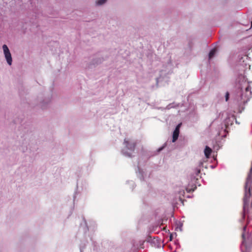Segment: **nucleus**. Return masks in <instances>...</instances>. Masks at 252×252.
<instances>
[{
    "instance_id": "nucleus-5",
    "label": "nucleus",
    "mask_w": 252,
    "mask_h": 252,
    "mask_svg": "<svg viewBox=\"0 0 252 252\" xmlns=\"http://www.w3.org/2000/svg\"><path fill=\"white\" fill-rule=\"evenodd\" d=\"M180 126V125H178L175 130L173 131V136H172V142H175L178 139L179 134V127Z\"/></svg>"
},
{
    "instance_id": "nucleus-2",
    "label": "nucleus",
    "mask_w": 252,
    "mask_h": 252,
    "mask_svg": "<svg viewBox=\"0 0 252 252\" xmlns=\"http://www.w3.org/2000/svg\"><path fill=\"white\" fill-rule=\"evenodd\" d=\"M124 144L125 148L122 150V153L126 157H131L136 145V142L129 139L125 138Z\"/></svg>"
},
{
    "instance_id": "nucleus-19",
    "label": "nucleus",
    "mask_w": 252,
    "mask_h": 252,
    "mask_svg": "<svg viewBox=\"0 0 252 252\" xmlns=\"http://www.w3.org/2000/svg\"><path fill=\"white\" fill-rule=\"evenodd\" d=\"M252 27V21L251 22V27L250 29H251Z\"/></svg>"
},
{
    "instance_id": "nucleus-10",
    "label": "nucleus",
    "mask_w": 252,
    "mask_h": 252,
    "mask_svg": "<svg viewBox=\"0 0 252 252\" xmlns=\"http://www.w3.org/2000/svg\"><path fill=\"white\" fill-rule=\"evenodd\" d=\"M138 176L141 180H144V178L143 175V173L139 170Z\"/></svg>"
},
{
    "instance_id": "nucleus-9",
    "label": "nucleus",
    "mask_w": 252,
    "mask_h": 252,
    "mask_svg": "<svg viewBox=\"0 0 252 252\" xmlns=\"http://www.w3.org/2000/svg\"><path fill=\"white\" fill-rule=\"evenodd\" d=\"M200 172V169L197 167L194 169V173L196 176H198Z\"/></svg>"
},
{
    "instance_id": "nucleus-14",
    "label": "nucleus",
    "mask_w": 252,
    "mask_h": 252,
    "mask_svg": "<svg viewBox=\"0 0 252 252\" xmlns=\"http://www.w3.org/2000/svg\"><path fill=\"white\" fill-rule=\"evenodd\" d=\"M41 107L42 108H45V106L44 105L43 103H42L41 105Z\"/></svg>"
},
{
    "instance_id": "nucleus-1",
    "label": "nucleus",
    "mask_w": 252,
    "mask_h": 252,
    "mask_svg": "<svg viewBox=\"0 0 252 252\" xmlns=\"http://www.w3.org/2000/svg\"><path fill=\"white\" fill-rule=\"evenodd\" d=\"M239 91L235 97V100L238 105L241 106L245 105L252 97V92L251 87L246 81L243 80L238 86Z\"/></svg>"
},
{
    "instance_id": "nucleus-3",
    "label": "nucleus",
    "mask_w": 252,
    "mask_h": 252,
    "mask_svg": "<svg viewBox=\"0 0 252 252\" xmlns=\"http://www.w3.org/2000/svg\"><path fill=\"white\" fill-rule=\"evenodd\" d=\"M247 231V226H245L243 227V233L242 235L243 241L241 246V249L242 252H249V249L250 246L248 245L249 234V233H246Z\"/></svg>"
},
{
    "instance_id": "nucleus-12",
    "label": "nucleus",
    "mask_w": 252,
    "mask_h": 252,
    "mask_svg": "<svg viewBox=\"0 0 252 252\" xmlns=\"http://www.w3.org/2000/svg\"><path fill=\"white\" fill-rule=\"evenodd\" d=\"M166 143H165L162 147L158 148V152H160L161 150H162L166 147Z\"/></svg>"
},
{
    "instance_id": "nucleus-20",
    "label": "nucleus",
    "mask_w": 252,
    "mask_h": 252,
    "mask_svg": "<svg viewBox=\"0 0 252 252\" xmlns=\"http://www.w3.org/2000/svg\"><path fill=\"white\" fill-rule=\"evenodd\" d=\"M241 77L243 79V80H244L243 76H241Z\"/></svg>"
},
{
    "instance_id": "nucleus-13",
    "label": "nucleus",
    "mask_w": 252,
    "mask_h": 252,
    "mask_svg": "<svg viewBox=\"0 0 252 252\" xmlns=\"http://www.w3.org/2000/svg\"><path fill=\"white\" fill-rule=\"evenodd\" d=\"M203 163H204V161H200L199 162V164H198V168H201V167L203 166Z\"/></svg>"
},
{
    "instance_id": "nucleus-15",
    "label": "nucleus",
    "mask_w": 252,
    "mask_h": 252,
    "mask_svg": "<svg viewBox=\"0 0 252 252\" xmlns=\"http://www.w3.org/2000/svg\"><path fill=\"white\" fill-rule=\"evenodd\" d=\"M167 107H168V109H169V108L172 107V106H171V104H169L168 106H167Z\"/></svg>"
},
{
    "instance_id": "nucleus-11",
    "label": "nucleus",
    "mask_w": 252,
    "mask_h": 252,
    "mask_svg": "<svg viewBox=\"0 0 252 252\" xmlns=\"http://www.w3.org/2000/svg\"><path fill=\"white\" fill-rule=\"evenodd\" d=\"M229 92H227L225 94V101H227L229 99Z\"/></svg>"
},
{
    "instance_id": "nucleus-16",
    "label": "nucleus",
    "mask_w": 252,
    "mask_h": 252,
    "mask_svg": "<svg viewBox=\"0 0 252 252\" xmlns=\"http://www.w3.org/2000/svg\"><path fill=\"white\" fill-rule=\"evenodd\" d=\"M248 223L250 224V225H252V221L251 220H249Z\"/></svg>"
},
{
    "instance_id": "nucleus-7",
    "label": "nucleus",
    "mask_w": 252,
    "mask_h": 252,
    "mask_svg": "<svg viewBox=\"0 0 252 252\" xmlns=\"http://www.w3.org/2000/svg\"><path fill=\"white\" fill-rule=\"evenodd\" d=\"M216 53V49L214 48L212 49L209 52V59L211 60L215 55Z\"/></svg>"
},
{
    "instance_id": "nucleus-8",
    "label": "nucleus",
    "mask_w": 252,
    "mask_h": 252,
    "mask_svg": "<svg viewBox=\"0 0 252 252\" xmlns=\"http://www.w3.org/2000/svg\"><path fill=\"white\" fill-rule=\"evenodd\" d=\"M107 0H97L95 2L96 5H101L106 2Z\"/></svg>"
},
{
    "instance_id": "nucleus-4",
    "label": "nucleus",
    "mask_w": 252,
    "mask_h": 252,
    "mask_svg": "<svg viewBox=\"0 0 252 252\" xmlns=\"http://www.w3.org/2000/svg\"><path fill=\"white\" fill-rule=\"evenodd\" d=\"M2 49L3 50L4 57L7 61V63L9 65H11L12 62V59L11 53L7 46L5 44L3 45Z\"/></svg>"
},
{
    "instance_id": "nucleus-18",
    "label": "nucleus",
    "mask_w": 252,
    "mask_h": 252,
    "mask_svg": "<svg viewBox=\"0 0 252 252\" xmlns=\"http://www.w3.org/2000/svg\"><path fill=\"white\" fill-rule=\"evenodd\" d=\"M101 62V61H100L99 62H97V63H100Z\"/></svg>"
},
{
    "instance_id": "nucleus-17",
    "label": "nucleus",
    "mask_w": 252,
    "mask_h": 252,
    "mask_svg": "<svg viewBox=\"0 0 252 252\" xmlns=\"http://www.w3.org/2000/svg\"><path fill=\"white\" fill-rule=\"evenodd\" d=\"M80 252H83V248H80Z\"/></svg>"
},
{
    "instance_id": "nucleus-6",
    "label": "nucleus",
    "mask_w": 252,
    "mask_h": 252,
    "mask_svg": "<svg viewBox=\"0 0 252 252\" xmlns=\"http://www.w3.org/2000/svg\"><path fill=\"white\" fill-rule=\"evenodd\" d=\"M212 152V149L208 146H206L204 151V155L207 158H210V156Z\"/></svg>"
}]
</instances>
